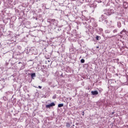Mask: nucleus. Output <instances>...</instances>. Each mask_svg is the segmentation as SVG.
Wrapping results in <instances>:
<instances>
[{
    "instance_id": "obj_1",
    "label": "nucleus",
    "mask_w": 128,
    "mask_h": 128,
    "mask_svg": "<svg viewBox=\"0 0 128 128\" xmlns=\"http://www.w3.org/2000/svg\"><path fill=\"white\" fill-rule=\"evenodd\" d=\"M56 106V104L52 102L49 104L46 105V108H50L51 106Z\"/></svg>"
},
{
    "instance_id": "obj_2",
    "label": "nucleus",
    "mask_w": 128,
    "mask_h": 128,
    "mask_svg": "<svg viewBox=\"0 0 128 128\" xmlns=\"http://www.w3.org/2000/svg\"><path fill=\"white\" fill-rule=\"evenodd\" d=\"M91 94L92 96H96L98 94V90L92 91Z\"/></svg>"
},
{
    "instance_id": "obj_3",
    "label": "nucleus",
    "mask_w": 128,
    "mask_h": 128,
    "mask_svg": "<svg viewBox=\"0 0 128 128\" xmlns=\"http://www.w3.org/2000/svg\"><path fill=\"white\" fill-rule=\"evenodd\" d=\"M35 76H36V73H32L31 74L32 78H35Z\"/></svg>"
},
{
    "instance_id": "obj_4",
    "label": "nucleus",
    "mask_w": 128,
    "mask_h": 128,
    "mask_svg": "<svg viewBox=\"0 0 128 128\" xmlns=\"http://www.w3.org/2000/svg\"><path fill=\"white\" fill-rule=\"evenodd\" d=\"M64 106V104H58V108H62Z\"/></svg>"
},
{
    "instance_id": "obj_5",
    "label": "nucleus",
    "mask_w": 128,
    "mask_h": 128,
    "mask_svg": "<svg viewBox=\"0 0 128 128\" xmlns=\"http://www.w3.org/2000/svg\"><path fill=\"white\" fill-rule=\"evenodd\" d=\"M66 128H70V124L68 122H67L66 124Z\"/></svg>"
},
{
    "instance_id": "obj_6",
    "label": "nucleus",
    "mask_w": 128,
    "mask_h": 128,
    "mask_svg": "<svg viewBox=\"0 0 128 128\" xmlns=\"http://www.w3.org/2000/svg\"><path fill=\"white\" fill-rule=\"evenodd\" d=\"M123 32H126V30H123L120 32V34H122V33Z\"/></svg>"
},
{
    "instance_id": "obj_7",
    "label": "nucleus",
    "mask_w": 128,
    "mask_h": 128,
    "mask_svg": "<svg viewBox=\"0 0 128 128\" xmlns=\"http://www.w3.org/2000/svg\"><path fill=\"white\" fill-rule=\"evenodd\" d=\"M80 62H81L82 64H84V59H82L80 60Z\"/></svg>"
},
{
    "instance_id": "obj_8",
    "label": "nucleus",
    "mask_w": 128,
    "mask_h": 128,
    "mask_svg": "<svg viewBox=\"0 0 128 128\" xmlns=\"http://www.w3.org/2000/svg\"><path fill=\"white\" fill-rule=\"evenodd\" d=\"M100 38V36H96V40H99Z\"/></svg>"
},
{
    "instance_id": "obj_9",
    "label": "nucleus",
    "mask_w": 128,
    "mask_h": 128,
    "mask_svg": "<svg viewBox=\"0 0 128 128\" xmlns=\"http://www.w3.org/2000/svg\"><path fill=\"white\" fill-rule=\"evenodd\" d=\"M52 98H53L54 100L55 98H56V95H55V96H52Z\"/></svg>"
},
{
    "instance_id": "obj_10",
    "label": "nucleus",
    "mask_w": 128,
    "mask_h": 128,
    "mask_svg": "<svg viewBox=\"0 0 128 128\" xmlns=\"http://www.w3.org/2000/svg\"><path fill=\"white\" fill-rule=\"evenodd\" d=\"M51 22H56V20L55 19H52L50 20Z\"/></svg>"
},
{
    "instance_id": "obj_11",
    "label": "nucleus",
    "mask_w": 128,
    "mask_h": 128,
    "mask_svg": "<svg viewBox=\"0 0 128 128\" xmlns=\"http://www.w3.org/2000/svg\"><path fill=\"white\" fill-rule=\"evenodd\" d=\"M118 32L117 30H113V32Z\"/></svg>"
},
{
    "instance_id": "obj_12",
    "label": "nucleus",
    "mask_w": 128,
    "mask_h": 128,
    "mask_svg": "<svg viewBox=\"0 0 128 128\" xmlns=\"http://www.w3.org/2000/svg\"><path fill=\"white\" fill-rule=\"evenodd\" d=\"M82 112V116H84V112L83 111Z\"/></svg>"
},
{
    "instance_id": "obj_13",
    "label": "nucleus",
    "mask_w": 128,
    "mask_h": 128,
    "mask_svg": "<svg viewBox=\"0 0 128 128\" xmlns=\"http://www.w3.org/2000/svg\"><path fill=\"white\" fill-rule=\"evenodd\" d=\"M96 48H99V46H96Z\"/></svg>"
},
{
    "instance_id": "obj_14",
    "label": "nucleus",
    "mask_w": 128,
    "mask_h": 128,
    "mask_svg": "<svg viewBox=\"0 0 128 128\" xmlns=\"http://www.w3.org/2000/svg\"><path fill=\"white\" fill-rule=\"evenodd\" d=\"M38 88H42V86H38Z\"/></svg>"
},
{
    "instance_id": "obj_15",
    "label": "nucleus",
    "mask_w": 128,
    "mask_h": 128,
    "mask_svg": "<svg viewBox=\"0 0 128 128\" xmlns=\"http://www.w3.org/2000/svg\"><path fill=\"white\" fill-rule=\"evenodd\" d=\"M105 22H106V24H108V20H105Z\"/></svg>"
},
{
    "instance_id": "obj_16",
    "label": "nucleus",
    "mask_w": 128,
    "mask_h": 128,
    "mask_svg": "<svg viewBox=\"0 0 128 128\" xmlns=\"http://www.w3.org/2000/svg\"><path fill=\"white\" fill-rule=\"evenodd\" d=\"M114 114V112H112V114Z\"/></svg>"
},
{
    "instance_id": "obj_17",
    "label": "nucleus",
    "mask_w": 128,
    "mask_h": 128,
    "mask_svg": "<svg viewBox=\"0 0 128 128\" xmlns=\"http://www.w3.org/2000/svg\"><path fill=\"white\" fill-rule=\"evenodd\" d=\"M124 4H126V2H124Z\"/></svg>"
}]
</instances>
